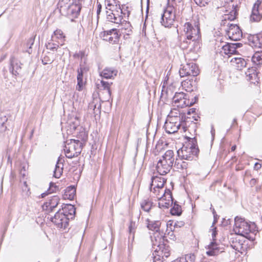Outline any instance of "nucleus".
I'll return each mask as SVG.
<instances>
[{
  "instance_id": "8fccbe9b",
  "label": "nucleus",
  "mask_w": 262,
  "mask_h": 262,
  "mask_svg": "<svg viewBox=\"0 0 262 262\" xmlns=\"http://www.w3.org/2000/svg\"><path fill=\"white\" fill-rule=\"evenodd\" d=\"M100 84L101 85L103 88V89L106 91L107 93L110 96L111 94V92L110 90V83L108 82L104 81L103 80H101Z\"/></svg>"
},
{
  "instance_id": "5701e85b",
  "label": "nucleus",
  "mask_w": 262,
  "mask_h": 262,
  "mask_svg": "<svg viewBox=\"0 0 262 262\" xmlns=\"http://www.w3.org/2000/svg\"><path fill=\"white\" fill-rule=\"evenodd\" d=\"M249 45L255 48H262V34L253 35L249 39Z\"/></svg>"
},
{
  "instance_id": "393cba45",
  "label": "nucleus",
  "mask_w": 262,
  "mask_h": 262,
  "mask_svg": "<svg viewBox=\"0 0 262 262\" xmlns=\"http://www.w3.org/2000/svg\"><path fill=\"white\" fill-rule=\"evenodd\" d=\"M64 38L65 36L63 32L59 29L56 30L54 32V34L52 35V41L57 42L58 44H60V46L64 44Z\"/></svg>"
},
{
  "instance_id": "a211bd4d",
  "label": "nucleus",
  "mask_w": 262,
  "mask_h": 262,
  "mask_svg": "<svg viewBox=\"0 0 262 262\" xmlns=\"http://www.w3.org/2000/svg\"><path fill=\"white\" fill-rule=\"evenodd\" d=\"M183 119H182V116H179L178 117L176 116V117H171L170 116H167L166 120L169 122H172L174 124L176 125H179V126L182 127V129L183 132H185L187 130L190 131V126H189L188 127L187 126V122H188L186 121H183Z\"/></svg>"
},
{
  "instance_id": "ea45409f",
  "label": "nucleus",
  "mask_w": 262,
  "mask_h": 262,
  "mask_svg": "<svg viewBox=\"0 0 262 262\" xmlns=\"http://www.w3.org/2000/svg\"><path fill=\"white\" fill-rule=\"evenodd\" d=\"M209 250L207 252V255L209 256L214 255L215 254V250L217 249V245L215 242H211L208 245Z\"/></svg>"
},
{
  "instance_id": "2f4dec72",
  "label": "nucleus",
  "mask_w": 262,
  "mask_h": 262,
  "mask_svg": "<svg viewBox=\"0 0 262 262\" xmlns=\"http://www.w3.org/2000/svg\"><path fill=\"white\" fill-rule=\"evenodd\" d=\"M152 205L153 203L148 199L143 200L140 203L141 208L145 212H149Z\"/></svg>"
},
{
  "instance_id": "6e6552de",
  "label": "nucleus",
  "mask_w": 262,
  "mask_h": 262,
  "mask_svg": "<svg viewBox=\"0 0 262 262\" xmlns=\"http://www.w3.org/2000/svg\"><path fill=\"white\" fill-rule=\"evenodd\" d=\"M258 67H250L245 72L247 80L255 85H258L260 81L261 73L258 69Z\"/></svg>"
},
{
  "instance_id": "f3484780",
  "label": "nucleus",
  "mask_w": 262,
  "mask_h": 262,
  "mask_svg": "<svg viewBox=\"0 0 262 262\" xmlns=\"http://www.w3.org/2000/svg\"><path fill=\"white\" fill-rule=\"evenodd\" d=\"M88 70L89 69L86 67H80V68L78 69L77 90L80 91L82 90L84 85L83 77L86 74Z\"/></svg>"
},
{
  "instance_id": "f8f14e48",
  "label": "nucleus",
  "mask_w": 262,
  "mask_h": 262,
  "mask_svg": "<svg viewBox=\"0 0 262 262\" xmlns=\"http://www.w3.org/2000/svg\"><path fill=\"white\" fill-rule=\"evenodd\" d=\"M229 27L226 30L227 35L229 38L234 41L239 40L243 36V34L239 27L236 25L227 24Z\"/></svg>"
},
{
  "instance_id": "c03bdc74",
  "label": "nucleus",
  "mask_w": 262,
  "mask_h": 262,
  "mask_svg": "<svg viewBox=\"0 0 262 262\" xmlns=\"http://www.w3.org/2000/svg\"><path fill=\"white\" fill-rule=\"evenodd\" d=\"M136 228L137 225L136 222L133 221H130L128 226V232L129 233L130 236L132 235L133 238L134 237V234L136 231Z\"/></svg>"
},
{
  "instance_id": "4468645a",
  "label": "nucleus",
  "mask_w": 262,
  "mask_h": 262,
  "mask_svg": "<svg viewBox=\"0 0 262 262\" xmlns=\"http://www.w3.org/2000/svg\"><path fill=\"white\" fill-rule=\"evenodd\" d=\"M250 18L253 22H258L262 19V0L256 1L253 6Z\"/></svg>"
},
{
  "instance_id": "e433bc0d",
  "label": "nucleus",
  "mask_w": 262,
  "mask_h": 262,
  "mask_svg": "<svg viewBox=\"0 0 262 262\" xmlns=\"http://www.w3.org/2000/svg\"><path fill=\"white\" fill-rule=\"evenodd\" d=\"M54 59V56L53 54L49 52L45 55L42 59V62L43 64H50L52 63Z\"/></svg>"
},
{
  "instance_id": "dca6fc26",
  "label": "nucleus",
  "mask_w": 262,
  "mask_h": 262,
  "mask_svg": "<svg viewBox=\"0 0 262 262\" xmlns=\"http://www.w3.org/2000/svg\"><path fill=\"white\" fill-rule=\"evenodd\" d=\"M200 73L199 67H182L179 69L181 77L186 76H196Z\"/></svg>"
},
{
  "instance_id": "5fc2aeb1",
  "label": "nucleus",
  "mask_w": 262,
  "mask_h": 262,
  "mask_svg": "<svg viewBox=\"0 0 262 262\" xmlns=\"http://www.w3.org/2000/svg\"><path fill=\"white\" fill-rule=\"evenodd\" d=\"M21 67H10L9 71L14 75L16 76L20 71Z\"/></svg>"
},
{
  "instance_id": "f704fd0d",
  "label": "nucleus",
  "mask_w": 262,
  "mask_h": 262,
  "mask_svg": "<svg viewBox=\"0 0 262 262\" xmlns=\"http://www.w3.org/2000/svg\"><path fill=\"white\" fill-rule=\"evenodd\" d=\"M74 57L75 59L80 60L79 66H83L86 63V57L83 52L79 51L78 53L75 54Z\"/></svg>"
},
{
  "instance_id": "4c0bfd02",
  "label": "nucleus",
  "mask_w": 262,
  "mask_h": 262,
  "mask_svg": "<svg viewBox=\"0 0 262 262\" xmlns=\"http://www.w3.org/2000/svg\"><path fill=\"white\" fill-rule=\"evenodd\" d=\"M75 208L73 205L71 204L66 205L63 208H62V212H64L66 214H67V216L70 215H73L75 213Z\"/></svg>"
},
{
  "instance_id": "412c9836",
  "label": "nucleus",
  "mask_w": 262,
  "mask_h": 262,
  "mask_svg": "<svg viewBox=\"0 0 262 262\" xmlns=\"http://www.w3.org/2000/svg\"><path fill=\"white\" fill-rule=\"evenodd\" d=\"M166 180L161 177H152L150 183V191H152V187L157 188V189L163 188L164 184L166 183Z\"/></svg>"
},
{
  "instance_id": "9b49d317",
  "label": "nucleus",
  "mask_w": 262,
  "mask_h": 262,
  "mask_svg": "<svg viewBox=\"0 0 262 262\" xmlns=\"http://www.w3.org/2000/svg\"><path fill=\"white\" fill-rule=\"evenodd\" d=\"M240 7V2L238 4L232 5V9L229 8L228 10H226L228 13L225 14L223 16V19L221 22V25L225 26L227 20L232 21L234 20L238 14V11Z\"/></svg>"
},
{
  "instance_id": "4d7b16f0",
  "label": "nucleus",
  "mask_w": 262,
  "mask_h": 262,
  "mask_svg": "<svg viewBox=\"0 0 262 262\" xmlns=\"http://www.w3.org/2000/svg\"><path fill=\"white\" fill-rule=\"evenodd\" d=\"M153 262H163V257L160 254L158 253H153Z\"/></svg>"
},
{
  "instance_id": "1a4fd4ad",
  "label": "nucleus",
  "mask_w": 262,
  "mask_h": 262,
  "mask_svg": "<svg viewBox=\"0 0 262 262\" xmlns=\"http://www.w3.org/2000/svg\"><path fill=\"white\" fill-rule=\"evenodd\" d=\"M101 38L111 44L118 43L120 35L116 29H112L110 30L104 31L100 33Z\"/></svg>"
},
{
  "instance_id": "774afa93",
  "label": "nucleus",
  "mask_w": 262,
  "mask_h": 262,
  "mask_svg": "<svg viewBox=\"0 0 262 262\" xmlns=\"http://www.w3.org/2000/svg\"><path fill=\"white\" fill-rule=\"evenodd\" d=\"M217 215L216 214V213H215V215H213L214 222L213 223L212 226H213L214 224L217 222Z\"/></svg>"
},
{
  "instance_id": "58836bf2",
  "label": "nucleus",
  "mask_w": 262,
  "mask_h": 262,
  "mask_svg": "<svg viewBox=\"0 0 262 262\" xmlns=\"http://www.w3.org/2000/svg\"><path fill=\"white\" fill-rule=\"evenodd\" d=\"M187 96V94L183 93H176L174 96L172 98V103H176L181 101L182 99L184 98L185 97Z\"/></svg>"
},
{
  "instance_id": "052dcab7",
  "label": "nucleus",
  "mask_w": 262,
  "mask_h": 262,
  "mask_svg": "<svg viewBox=\"0 0 262 262\" xmlns=\"http://www.w3.org/2000/svg\"><path fill=\"white\" fill-rule=\"evenodd\" d=\"M101 8H102L101 5L100 3H99L98 2H97V14L98 16L100 13Z\"/></svg>"
},
{
  "instance_id": "69168bd1",
  "label": "nucleus",
  "mask_w": 262,
  "mask_h": 262,
  "mask_svg": "<svg viewBox=\"0 0 262 262\" xmlns=\"http://www.w3.org/2000/svg\"><path fill=\"white\" fill-rule=\"evenodd\" d=\"M191 125L192 126V128L194 129V131L195 132L196 128V124L195 123L193 122V121H191Z\"/></svg>"
},
{
  "instance_id": "603ef678",
  "label": "nucleus",
  "mask_w": 262,
  "mask_h": 262,
  "mask_svg": "<svg viewBox=\"0 0 262 262\" xmlns=\"http://www.w3.org/2000/svg\"><path fill=\"white\" fill-rule=\"evenodd\" d=\"M7 120V118L6 116L0 117V132H3L6 129L7 127L5 125V122Z\"/></svg>"
},
{
  "instance_id": "0eeeda50",
  "label": "nucleus",
  "mask_w": 262,
  "mask_h": 262,
  "mask_svg": "<svg viewBox=\"0 0 262 262\" xmlns=\"http://www.w3.org/2000/svg\"><path fill=\"white\" fill-rule=\"evenodd\" d=\"M176 19V9L172 6L168 5L161 15V24L166 28L170 27Z\"/></svg>"
},
{
  "instance_id": "b1692460",
  "label": "nucleus",
  "mask_w": 262,
  "mask_h": 262,
  "mask_svg": "<svg viewBox=\"0 0 262 262\" xmlns=\"http://www.w3.org/2000/svg\"><path fill=\"white\" fill-rule=\"evenodd\" d=\"M59 202V198L57 195L53 196L51 199L43 206V208L49 211H52L57 207Z\"/></svg>"
},
{
  "instance_id": "09e8293b",
  "label": "nucleus",
  "mask_w": 262,
  "mask_h": 262,
  "mask_svg": "<svg viewBox=\"0 0 262 262\" xmlns=\"http://www.w3.org/2000/svg\"><path fill=\"white\" fill-rule=\"evenodd\" d=\"M151 191L153 192V193L157 196V198L159 199H160V196L164 193L165 190H164L163 188L157 189V188L152 187Z\"/></svg>"
},
{
  "instance_id": "6ab92c4d",
  "label": "nucleus",
  "mask_w": 262,
  "mask_h": 262,
  "mask_svg": "<svg viewBox=\"0 0 262 262\" xmlns=\"http://www.w3.org/2000/svg\"><path fill=\"white\" fill-rule=\"evenodd\" d=\"M172 167V165L169 164L160 159L157 163L156 169L160 175H165L170 171Z\"/></svg>"
},
{
  "instance_id": "ddd939ff",
  "label": "nucleus",
  "mask_w": 262,
  "mask_h": 262,
  "mask_svg": "<svg viewBox=\"0 0 262 262\" xmlns=\"http://www.w3.org/2000/svg\"><path fill=\"white\" fill-rule=\"evenodd\" d=\"M159 207L161 209H167L173 204L171 192L169 189H165L164 193L159 199Z\"/></svg>"
},
{
  "instance_id": "473e14b6",
  "label": "nucleus",
  "mask_w": 262,
  "mask_h": 262,
  "mask_svg": "<svg viewBox=\"0 0 262 262\" xmlns=\"http://www.w3.org/2000/svg\"><path fill=\"white\" fill-rule=\"evenodd\" d=\"M252 61L255 66L262 64V51L256 52L252 57Z\"/></svg>"
},
{
  "instance_id": "7ed1b4c3",
  "label": "nucleus",
  "mask_w": 262,
  "mask_h": 262,
  "mask_svg": "<svg viewBox=\"0 0 262 262\" xmlns=\"http://www.w3.org/2000/svg\"><path fill=\"white\" fill-rule=\"evenodd\" d=\"M256 226L254 223H248L245 219L236 216L234 219L233 231L238 234L250 238L249 234L255 231Z\"/></svg>"
},
{
  "instance_id": "4be33fe9",
  "label": "nucleus",
  "mask_w": 262,
  "mask_h": 262,
  "mask_svg": "<svg viewBox=\"0 0 262 262\" xmlns=\"http://www.w3.org/2000/svg\"><path fill=\"white\" fill-rule=\"evenodd\" d=\"M101 105L100 102L98 99H94L93 101L90 103L88 106L89 111H92L94 115V116H99L101 114Z\"/></svg>"
},
{
  "instance_id": "7c9ffc66",
  "label": "nucleus",
  "mask_w": 262,
  "mask_h": 262,
  "mask_svg": "<svg viewBox=\"0 0 262 262\" xmlns=\"http://www.w3.org/2000/svg\"><path fill=\"white\" fill-rule=\"evenodd\" d=\"M76 194V188L74 186H70L68 187L64 193L65 198L69 200H73Z\"/></svg>"
},
{
  "instance_id": "e2e57ef3",
  "label": "nucleus",
  "mask_w": 262,
  "mask_h": 262,
  "mask_svg": "<svg viewBox=\"0 0 262 262\" xmlns=\"http://www.w3.org/2000/svg\"><path fill=\"white\" fill-rule=\"evenodd\" d=\"M256 182H257L256 179H252L250 180V185L252 186H254V185H255L256 184Z\"/></svg>"
},
{
  "instance_id": "a19ab883",
  "label": "nucleus",
  "mask_w": 262,
  "mask_h": 262,
  "mask_svg": "<svg viewBox=\"0 0 262 262\" xmlns=\"http://www.w3.org/2000/svg\"><path fill=\"white\" fill-rule=\"evenodd\" d=\"M181 212L182 209L181 206L174 203L172 208L170 210L171 214L180 215L181 214Z\"/></svg>"
},
{
  "instance_id": "0e129e2a",
  "label": "nucleus",
  "mask_w": 262,
  "mask_h": 262,
  "mask_svg": "<svg viewBox=\"0 0 262 262\" xmlns=\"http://www.w3.org/2000/svg\"><path fill=\"white\" fill-rule=\"evenodd\" d=\"M254 168L255 170H258L261 168V164L258 163H256L254 165Z\"/></svg>"
},
{
  "instance_id": "a878e982",
  "label": "nucleus",
  "mask_w": 262,
  "mask_h": 262,
  "mask_svg": "<svg viewBox=\"0 0 262 262\" xmlns=\"http://www.w3.org/2000/svg\"><path fill=\"white\" fill-rule=\"evenodd\" d=\"M164 127L166 132L168 134H173L176 133L178 129H182V127L176 125L172 122H169L166 120Z\"/></svg>"
},
{
  "instance_id": "39448f33",
  "label": "nucleus",
  "mask_w": 262,
  "mask_h": 262,
  "mask_svg": "<svg viewBox=\"0 0 262 262\" xmlns=\"http://www.w3.org/2000/svg\"><path fill=\"white\" fill-rule=\"evenodd\" d=\"M82 143L79 140L71 139L67 141L64 151L67 158L72 159L77 157L81 152Z\"/></svg>"
},
{
  "instance_id": "3c124183",
  "label": "nucleus",
  "mask_w": 262,
  "mask_h": 262,
  "mask_svg": "<svg viewBox=\"0 0 262 262\" xmlns=\"http://www.w3.org/2000/svg\"><path fill=\"white\" fill-rule=\"evenodd\" d=\"M34 39L32 38H30L28 40L25 46L26 48H27L26 52L29 54H31L32 53V46L34 44Z\"/></svg>"
},
{
  "instance_id": "aec40b11",
  "label": "nucleus",
  "mask_w": 262,
  "mask_h": 262,
  "mask_svg": "<svg viewBox=\"0 0 262 262\" xmlns=\"http://www.w3.org/2000/svg\"><path fill=\"white\" fill-rule=\"evenodd\" d=\"M118 73L117 70L113 67H105L102 71L100 72V75L105 79H113Z\"/></svg>"
},
{
  "instance_id": "72a5a7b5",
  "label": "nucleus",
  "mask_w": 262,
  "mask_h": 262,
  "mask_svg": "<svg viewBox=\"0 0 262 262\" xmlns=\"http://www.w3.org/2000/svg\"><path fill=\"white\" fill-rule=\"evenodd\" d=\"M194 103L192 101H190L189 99L188 98V97H185L184 98L182 99L181 101L176 103H173L174 105L178 107H184L187 106H191L193 105Z\"/></svg>"
},
{
  "instance_id": "20e7f679",
  "label": "nucleus",
  "mask_w": 262,
  "mask_h": 262,
  "mask_svg": "<svg viewBox=\"0 0 262 262\" xmlns=\"http://www.w3.org/2000/svg\"><path fill=\"white\" fill-rule=\"evenodd\" d=\"M152 249L155 253L160 254L162 257H168L170 255V249L168 246L164 243V236L160 233L155 235L154 239H151Z\"/></svg>"
},
{
  "instance_id": "c85d7f7f",
  "label": "nucleus",
  "mask_w": 262,
  "mask_h": 262,
  "mask_svg": "<svg viewBox=\"0 0 262 262\" xmlns=\"http://www.w3.org/2000/svg\"><path fill=\"white\" fill-rule=\"evenodd\" d=\"M105 3L106 9L108 10L114 11L115 9H121L120 5L118 3L119 2L116 0H105Z\"/></svg>"
},
{
  "instance_id": "49530a36",
  "label": "nucleus",
  "mask_w": 262,
  "mask_h": 262,
  "mask_svg": "<svg viewBox=\"0 0 262 262\" xmlns=\"http://www.w3.org/2000/svg\"><path fill=\"white\" fill-rule=\"evenodd\" d=\"M196 43V42H192V41H190V42H189V40H188L187 39V37H186L185 38V39H184L182 42H181L180 44V47L181 48H182V49H187L190 46H191V44L192 46L194 45L195 43Z\"/></svg>"
},
{
  "instance_id": "cd10ccee",
  "label": "nucleus",
  "mask_w": 262,
  "mask_h": 262,
  "mask_svg": "<svg viewBox=\"0 0 262 262\" xmlns=\"http://www.w3.org/2000/svg\"><path fill=\"white\" fill-rule=\"evenodd\" d=\"M161 159L169 164L172 165V166H173L174 165V161H176V158H174L173 151L168 150L165 152Z\"/></svg>"
},
{
  "instance_id": "2eb2a0df",
  "label": "nucleus",
  "mask_w": 262,
  "mask_h": 262,
  "mask_svg": "<svg viewBox=\"0 0 262 262\" xmlns=\"http://www.w3.org/2000/svg\"><path fill=\"white\" fill-rule=\"evenodd\" d=\"M122 13V9H115L114 11H106L107 20L115 24H120L123 19Z\"/></svg>"
},
{
  "instance_id": "bb28decb",
  "label": "nucleus",
  "mask_w": 262,
  "mask_h": 262,
  "mask_svg": "<svg viewBox=\"0 0 262 262\" xmlns=\"http://www.w3.org/2000/svg\"><path fill=\"white\" fill-rule=\"evenodd\" d=\"M147 224V227L149 229V230L155 231L156 232L155 233L154 235V237H151V239H154L155 235L156 233H159L158 231L159 230L160 226L161 225V222L160 221H150L149 219H147L146 220Z\"/></svg>"
},
{
  "instance_id": "c756f323",
  "label": "nucleus",
  "mask_w": 262,
  "mask_h": 262,
  "mask_svg": "<svg viewBox=\"0 0 262 262\" xmlns=\"http://www.w3.org/2000/svg\"><path fill=\"white\" fill-rule=\"evenodd\" d=\"M63 163L58 159L55 166L54 171V177L56 178H59L62 173L63 171Z\"/></svg>"
},
{
  "instance_id": "37998d69",
  "label": "nucleus",
  "mask_w": 262,
  "mask_h": 262,
  "mask_svg": "<svg viewBox=\"0 0 262 262\" xmlns=\"http://www.w3.org/2000/svg\"><path fill=\"white\" fill-rule=\"evenodd\" d=\"M57 189H58V188L55 185V184L52 182H51L50 183V187H49L48 190H47V192L42 193L41 194V198H43L45 197L46 196H47L49 193H51L55 192Z\"/></svg>"
},
{
  "instance_id": "a18cd8bd",
  "label": "nucleus",
  "mask_w": 262,
  "mask_h": 262,
  "mask_svg": "<svg viewBox=\"0 0 262 262\" xmlns=\"http://www.w3.org/2000/svg\"><path fill=\"white\" fill-rule=\"evenodd\" d=\"M59 46H60L58 43H56L53 42H50L46 44L47 49L52 52L57 51Z\"/></svg>"
},
{
  "instance_id": "13d9d810",
  "label": "nucleus",
  "mask_w": 262,
  "mask_h": 262,
  "mask_svg": "<svg viewBox=\"0 0 262 262\" xmlns=\"http://www.w3.org/2000/svg\"><path fill=\"white\" fill-rule=\"evenodd\" d=\"M223 49L225 51V54L231 53L234 51L232 49V47L229 45L224 46L223 47Z\"/></svg>"
},
{
  "instance_id": "680f3d73",
  "label": "nucleus",
  "mask_w": 262,
  "mask_h": 262,
  "mask_svg": "<svg viewBox=\"0 0 262 262\" xmlns=\"http://www.w3.org/2000/svg\"><path fill=\"white\" fill-rule=\"evenodd\" d=\"M216 227H214V228H213L212 229V236L213 237V238H214L215 236H216V235L217 234V232H216ZM213 240H215L214 239H213Z\"/></svg>"
},
{
  "instance_id": "6e6d98bb",
  "label": "nucleus",
  "mask_w": 262,
  "mask_h": 262,
  "mask_svg": "<svg viewBox=\"0 0 262 262\" xmlns=\"http://www.w3.org/2000/svg\"><path fill=\"white\" fill-rule=\"evenodd\" d=\"M233 0H223L222 1V5L223 7H225V8L229 9V8H231L232 9V5L233 4Z\"/></svg>"
},
{
  "instance_id": "de8ad7c7",
  "label": "nucleus",
  "mask_w": 262,
  "mask_h": 262,
  "mask_svg": "<svg viewBox=\"0 0 262 262\" xmlns=\"http://www.w3.org/2000/svg\"><path fill=\"white\" fill-rule=\"evenodd\" d=\"M184 262H194L195 260V256L194 254H186L184 256H182Z\"/></svg>"
},
{
  "instance_id": "864d4df0",
  "label": "nucleus",
  "mask_w": 262,
  "mask_h": 262,
  "mask_svg": "<svg viewBox=\"0 0 262 262\" xmlns=\"http://www.w3.org/2000/svg\"><path fill=\"white\" fill-rule=\"evenodd\" d=\"M168 116H170L171 117H174L173 116H174V117H176V116L178 117L179 116H182V119H183L184 118H185L184 114L180 113L179 111L176 109L171 111Z\"/></svg>"
},
{
  "instance_id": "338daca9",
  "label": "nucleus",
  "mask_w": 262,
  "mask_h": 262,
  "mask_svg": "<svg viewBox=\"0 0 262 262\" xmlns=\"http://www.w3.org/2000/svg\"><path fill=\"white\" fill-rule=\"evenodd\" d=\"M171 262H184L183 259L182 258V257L178 258Z\"/></svg>"
},
{
  "instance_id": "9d476101",
  "label": "nucleus",
  "mask_w": 262,
  "mask_h": 262,
  "mask_svg": "<svg viewBox=\"0 0 262 262\" xmlns=\"http://www.w3.org/2000/svg\"><path fill=\"white\" fill-rule=\"evenodd\" d=\"M68 220L67 214L62 212L61 210L57 212L54 217H51V221L59 228L66 229L69 224Z\"/></svg>"
},
{
  "instance_id": "bf43d9fd",
  "label": "nucleus",
  "mask_w": 262,
  "mask_h": 262,
  "mask_svg": "<svg viewBox=\"0 0 262 262\" xmlns=\"http://www.w3.org/2000/svg\"><path fill=\"white\" fill-rule=\"evenodd\" d=\"M194 1L197 5L200 7L205 6L208 3V0H194Z\"/></svg>"
},
{
  "instance_id": "79ce46f5",
  "label": "nucleus",
  "mask_w": 262,
  "mask_h": 262,
  "mask_svg": "<svg viewBox=\"0 0 262 262\" xmlns=\"http://www.w3.org/2000/svg\"><path fill=\"white\" fill-rule=\"evenodd\" d=\"M192 81L184 80L182 82V86L187 92H191L193 91Z\"/></svg>"
},
{
  "instance_id": "f03ea898",
  "label": "nucleus",
  "mask_w": 262,
  "mask_h": 262,
  "mask_svg": "<svg viewBox=\"0 0 262 262\" xmlns=\"http://www.w3.org/2000/svg\"><path fill=\"white\" fill-rule=\"evenodd\" d=\"M58 8L62 15L76 18L81 10V4L68 0H59Z\"/></svg>"
},
{
  "instance_id": "c9c22d12",
  "label": "nucleus",
  "mask_w": 262,
  "mask_h": 262,
  "mask_svg": "<svg viewBox=\"0 0 262 262\" xmlns=\"http://www.w3.org/2000/svg\"><path fill=\"white\" fill-rule=\"evenodd\" d=\"M230 62L231 66H246L248 64L244 59L238 57L232 58Z\"/></svg>"
},
{
  "instance_id": "f257e3e1",
  "label": "nucleus",
  "mask_w": 262,
  "mask_h": 262,
  "mask_svg": "<svg viewBox=\"0 0 262 262\" xmlns=\"http://www.w3.org/2000/svg\"><path fill=\"white\" fill-rule=\"evenodd\" d=\"M188 138L192 140V143L186 145H184L177 151L179 158H176L174 167L178 170L186 169L188 167V163L183 160H192L194 157H197L199 152L198 147L195 145L196 141L195 137Z\"/></svg>"
},
{
  "instance_id": "423d86ee",
  "label": "nucleus",
  "mask_w": 262,
  "mask_h": 262,
  "mask_svg": "<svg viewBox=\"0 0 262 262\" xmlns=\"http://www.w3.org/2000/svg\"><path fill=\"white\" fill-rule=\"evenodd\" d=\"M184 31L189 42H196L200 37V28L198 23L193 21L186 23L184 26Z\"/></svg>"
}]
</instances>
